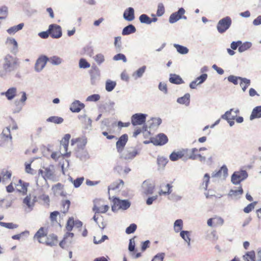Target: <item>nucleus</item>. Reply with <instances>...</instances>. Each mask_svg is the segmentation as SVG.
<instances>
[{"label":"nucleus","instance_id":"c756f323","mask_svg":"<svg viewBox=\"0 0 261 261\" xmlns=\"http://www.w3.org/2000/svg\"><path fill=\"white\" fill-rule=\"evenodd\" d=\"M183 227V221L181 219H177L174 223V230L177 233L181 231Z\"/></svg>","mask_w":261,"mask_h":261},{"label":"nucleus","instance_id":"2eb2a0df","mask_svg":"<svg viewBox=\"0 0 261 261\" xmlns=\"http://www.w3.org/2000/svg\"><path fill=\"white\" fill-rule=\"evenodd\" d=\"M154 184L149 180H145L142 185V192L146 195L152 194L154 189Z\"/></svg>","mask_w":261,"mask_h":261},{"label":"nucleus","instance_id":"c85d7f7f","mask_svg":"<svg viewBox=\"0 0 261 261\" xmlns=\"http://www.w3.org/2000/svg\"><path fill=\"white\" fill-rule=\"evenodd\" d=\"M24 27L23 23H20L17 25L12 27L8 29L7 31L9 34H13L22 29Z\"/></svg>","mask_w":261,"mask_h":261},{"label":"nucleus","instance_id":"9b49d317","mask_svg":"<svg viewBox=\"0 0 261 261\" xmlns=\"http://www.w3.org/2000/svg\"><path fill=\"white\" fill-rule=\"evenodd\" d=\"M48 32L53 38L58 39L62 35L61 27L57 24H50L48 27Z\"/></svg>","mask_w":261,"mask_h":261},{"label":"nucleus","instance_id":"5701e85b","mask_svg":"<svg viewBox=\"0 0 261 261\" xmlns=\"http://www.w3.org/2000/svg\"><path fill=\"white\" fill-rule=\"evenodd\" d=\"M169 82L172 84H181L184 83L181 77L176 74L171 73L169 79Z\"/></svg>","mask_w":261,"mask_h":261},{"label":"nucleus","instance_id":"393cba45","mask_svg":"<svg viewBox=\"0 0 261 261\" xmlns=\"http://www.w3.org/2000/svg\"><path fill=\"white\" fill-rule=\"evenodd\" d=\"M136 31L135 27L130 24L126 27H124L122 31V35H128L132 33H134Z\"/></svg>","mask_w":261,"mask_h":261},{"label":"nucleus","instance_id":"72a5a7b5","mask_svg":"<svg viewBox=\"0 0 261 261\" xmlns=\"http://www.w3.org/2000/svg\"><path fill=\"white\" fill-rule=\"evenodd\" d=\"M251 46L252 43L250 42H245L243 43L241 42V44L239 47L238 51L239 53H243L249 49Z\"/></svg>","mask_w":261,"mask_h":261},{"label":"nucleus","instance_id":"9d476101","mask_svg":"<svg viewBox=\"0 0 261 261\" xmlns=\"http://www.w3.org/2000/svg\"><path fill=\"white\" fill-rule=\"evenodd\" d=\"M147 114L143 113H136L131 117V122L133 125H142L146 121Z\"/></svg>","mask_w":261,"mask_h":261},{"label":"nucleus","instance_id":"bb28decb","mask_svg":"<svg viewBox=\"0 0 261 261\" xmlns=\"http://www.w3.org/2000/svg\"><path fill=\"white\" fill-rule=\"evenodd\" d=\"M28 185L29 184L23 181L21 179H19L18 180V183L16 184V187L18 188L17 190L18 191L23 193H25L27 191V187Z\"/></svg>","mask_w":261,"mask_h":261},{"label":"nucleus","instance_id":"5fc2aeb1","mask_svg":"<svg viewBox=\"0 0 261 261\" xmlns=\"http://www.w3.org/2000/svg\"><path fill=\"white\" fill-rule=\"evenodd\" d=\"M137 225L135 223L131 224L128 227L126 228L125 232L127 234H130L134 233L137 229Z\"/></svg>","mask_w":261,"mask_h":261},{"label":"nucleus","instance_id":"774afa93","mask_svg":"<svg viewBox=\"0 0 261 261\" xmlns=\"http://www.w3.org/2000/svg\"><path fill=\"white\" fill-rule=\"evenodd\" d=\"M7 42H8L9 44H13L14 46L13 49H17L18 48V44L16 41V40L13 38H7Z\"/></svg>","mask_w":261,"mask_h":261},{"label":"nucleus","instance_id":"6e6d98bb","mask_svg":"<svg viewBox=\"0 0 261 261\" xmlns=\"http://www.w3.org/2000/svg\"><path fill=\"white\" fill-rule=\"evenodd\" d=\"M158 164L159 166L164 167L168 163V159L164 157H159L157 160Z\"/></svg>","mask_w":261,"mask_h":261},{"label":"nucleus","instance_id":"8fccbe9b","mask_svg":"<svg viewBox=\"0 0 261 261\" xmlns=\"http://www.w3.org/2000/svg\"><path fill=\"white\" fill-rule=\"evenodd\" d=\"M94 59L98 65H100L105 61V57L102 54H97L94 57Z\"/></svg>","mask_w":261,"mask_h":261},{"label":"nucleus","instance_id":"1a4fd4ad","mask_svg":"<svg viewBox=\"0 0 261 261\" xmlns=\"http://www.w3.org/2000/svg\"><path fill=\"white\" fill-rule=\"evenodd\" d=\"M185 13V10L183 8H180L178 10L172 13L169 19L170 23H174L180 19H187V17L183 15Z\"/></svg>","mask_w":261,"mask_h":261},{"label":"nucleus","instance_id":"2f4dec72","mask_svg":"<svg viewBox=\"0 0 261 261\" xmlns=\"http://www.w3.org/2000/svg\"><path fill=\"white\" fill-rule=\"evenodd\" d=\"M173 46L177 51L181 55L187 54L189 52V49L187 47L177 44H174Z\"/></svg>","mask_w":261,"mask_h":261},{"label":"nucleus","instance_id":"0eeeda50","mask_svg":"<svg viewBox=\"0 0 261 261\" xmlns=\"http://www.w3.org/2000/svg\"><path fill=\"white\" fill-rule=\"evenodd\" d=\"M12 140V137L11 135L10 128L7 127L3 130L2 133L0 134V146H5L7 142H11Z\"/></svg>","mask_w":261,"mask_h":261},{"label":"nucleus","instance_id":"79ce46f5","mask_svg":"<svg viewBox=\"0 0 261 261\" xmlns=\"http://www.w3.org/2000/svg\"><path fill=\"white\" fill-rule=\"evenodd\" d=\"M0 226L8 229H15L18 225L13 223H6L0 221Z\"/></svg>","mask_w":261,"mask_h":261},{"label":"nucleus","instance_id":"13d9d810","mask_svg":"<svg viewBox=\"0 0 261 261\" xmlns=\"http://www.w3.org/2000/svg\"><path fill=\"white\" fill-rule=\"evenodd\" d=\"M74 220L73 218H69L68 220L67 221V224H66V229L68 231H70L72 230L74 225Z\"/></svg>","mask_w":261,"mask_h":261},{"label":"nucleus","instance_id":"052dcab7","mask_svg":"<svg viewBox=\"0 0 261 261\" xmlns=\"http://www.w3.org/2000/svg\"><path fill=\"white\" fill-rule=\"evenodd\" d=\"M84 180V177H79V178H77L76 179H75L73 181L74 187L76 188H79L82 185Z\"/></svg>","mask_w":261,"mask_h":261},{"label":"nucleus","instance_id":"f03ea898","mask_svg":"<svg viewBox=\"0 0 261 261\" xmlns=\"http://www.w3.org/2000/svg\"><path fill=\"white\" fill-rule=\"evenodd\" d=\"M140 150L136 147H127L120 154V158L125 160L130 161L140 154Z\"/></svg>","mask_w":261,"mask_h":261},{"label":"nucleus","instance_id":"39448f33","mask_svg":"<svg viewBox=\"0 0 261 261\" xmlns=\"http://www.w3.org/2000/svg\"><path fill=\"white\" fill-rule=\"evenodd\" d=\"M232 20L230 17L226 16L221 19L217 25V29L219 33L225 32L231 26Z\"/></svg>","mask_w":261,"mask_h":261},{"label":"nucleus","instance_id":"4d7b16f0","mask_svg":"<svg viewBox=\"0 0 261 261\" xmlns=\"http://www.w3.org/2000/svg\"><path fill=\"white\" fill-rule=\"evenodd\" d=\"M257 202L254 201L250 204H249L247 206H246L243 211L245 213H250L253 209H254L255 205L256 204Z\"/></svg>","mask_w":261,"mask_h":261},{"label":"nucleus","instance_id":"20e7f679","mask_svg":"<svg viewBox=\"0 0 261 261\" xmlns=\"http://www.w3.org/2000/svg\"><path fill=\"white\" fill-rule=\"evenodd\" d=\"M248 173L246 170H241L235 171L231 176V181L234 185L240 184L248 177Z\"/></svg>","mask_w":261,"mask_h":261},{"label":"nucleus","instance_id":"e433bc0d","mask_svg":"<svg viewBox=\"0 0 261 261\" xmlns=\"http://www.w3.org/2000/svg\"><path fill=\"white\" fill-rule=\"evenodd\" d=\"M255 254L254 251L247 252L243 256V258L245 261H255Z\"/></svg>","mask_w":261,"mask_h":261},{"label":"nucleus","instance_id":"a18cd8bd","mask_svg":"<svg viewBox=\"0 0 261 261\" xmlns=\"http://www.w3.org/2000/svg\"><path fill=\"white\" fill-rule=\"evenodd\" d=\"M207 74L206 73H203L199 76L197 77L195 80L197 82V85H201L203 84L207 79Z\"/></svg>","mask_w":261,"mask_h":261},{"label":"nucleus","instance_id":"cd10ccee","mask_svg":"<svg viewBox=\"0 0 261 261\" xmlns=\"http://www.w3.org/2000/svg\"><path fill=\"white\" fill-rule=\"evenodd\" d=\"M146 69V66H143L139 68L137 70H136L133 73V77L135 80L143 76L144 73L145 72Z\"/></svg>","mask_w":261,"mask_h":261},{"label":"nucleus","instance_id":"b1692460","mask_svg":"<svg viewBox=\"0 0 261 261\" xmlns=\"http://www.w3.org/2000/svg\"><path fill=\"white\" fill-rule=\"evenodd\" d=\"M261 118V106L254 108L250 116V120H253L256 118Z\"/></svg>","mask_w":261,"mask_h":261},{"label":"nucleus","instance_id":"ddd939ff","mask_svg":"<svg viewBox=\"0 0 261 261\" xmlns=\"http://www.w3.org/2000/svg\"><path fill=\"white\" fill-rule=\"evenodd\" d=\"M168 140L167 136L161 133L155 137L151 138L150 139V142L155 145H163L167 143Z\"/></svg>","mask_w":261,"mask_h":261},{"label":"nucleus","instance_id":"49530a36","mask_svg":"<svg viewBox=\"0 0 261 261\" xmlns=\"http://www.w3.org/2000/svg\"><path fill=\"white\" fill-rule=\"evenodd\" d=\"M81 142V144H78L77 146H78V147H79V148H84V147L86 145V143H87V140H86V139H80V138H79V139H76V140H73V139H72V140H71V144H72V145H73V144H74V143L75 142Z\"/></svg>","mask_w":261,"mask_h":261},{"label":"nucleus","instance_id":"473e14b6","mask_svg":"<svg viewBox=\"0 0 261 261\" xmlns=\"http://www.w3.org/2000/svg\"><path fill=\"white\" fill-rule=\"evenodd\" d=\"M210 175L208 173H205L203 176V182L200 186L201 189L206 190L208 184L210 181Z\"/></svg>","mask_w":261,"mask_h":261},{"label":"nucleus","instance_id":"a19ab883","mask_svg":"<svg viewBox=\"0 0 261 261\" xmlns=\"http://www.w3.org/2000/svg\"><path fill=\"white\" fill-rule=\"evenodd\" d=\"M197 151H198V150L196 148H193L191 150L188 149V151L187 153H188L189 155V159L192 160H197V154H196V152Z\"/></svg>","mask_w":261,"mask_h":261},{"label":"nucleus","instance_id":"37998d69","mask_svg":"<svg viewBox=\"0 0 261 261\" xmlns=\"http://www.w3.org/2000/svg\"><path fill=\"white\" fill-rule=\"evenodd\" d=\"M139 20L142 23L151 24L150 18L145 14H142L139 16Z\"/></svg>","mask_w":261,"mask_h":261},{"label":"nucleus","instance_id":"58836bf2","mask_svg":"<svg viewBox=\"0 0 261 261\" xmlns=\"http://www.w3.org/2000/svg\"><path fill=\"white\" fill-rule=\"evenodd\" d=\"M46 120L47 122H53L56 124H61L63 122L64 119L60 117L51 116L48 118Z\"/></svg>","mask_w":261,"mask_h":261},{"label":"nucleus","instance_id":"7ed1b4c3","mask_svg":"<svg viewBox=\"0 0 261 261\" xmlns=\"http://www.w3.org/2000/svg\"><path fill=\"white\" fill-rule=\"evenodd\" d=\"M113 204L112 205V210L115 212L120 209L126 210L130 206V203L128 200H120L115 197L113 199Z\"/></svg>","mask_w":261,"mask_h":261},{"label":"nucleus","instance_id":"a211bd4d","mask_svg":"<svg viewBox=\"0 0 261 261\" xmlns=\"http://www.w3.org/2000/svg\"><path fill=\"white\" fill-rule=\"evenodd\" d=\"M188 151V149H183L177 152H172L169 156V158L172 161H176L179 159L182 158L184 155Z\"/></svg>","mask_w":261,"mask_h":261},{"label":"nucleus","instance_id":"f704fd0d","mask_svg":"<svg viewBox=\"0 0 261 261\" xmlns=\"http://www.w3.org/2000/svg\"><path fill=\"white\" fill-rule=\"evenodd\" d=\"M180 236L188 243V246L190 245L191 239L190 238V232L187 230H181L180 232Z\"/></svg>","mask_w":261,"mask_h":261},{"label":"nucleus","instance_id":"864d4df0","mask_svg":"<svg viewBox=\"0 0 261 261\" xmlns=\"http://www.w3.org/2000/svg\"><path fill=\"white\" fill-rule=\"evenodd\" d=\"M113 59L114 61L122 60L123 62L126 63L127 59L125 56L122 54H118L113 57Z\"/></svg>","mask_w":261,"mask_h":261},{"label":"nucleus","instance_id":"f8f14e48","mask_svg":"<svg viewBox=\"0 0 261 261\" xmlns=\"http://www.w3.org/2000/svg\"><path fill=\"white\" fill-rule=\"evenodd\" d=\"M90 81L92 85H95L96 82L100 79V73L99 69L96 66H92L89 71Z\"/></svg>","mask_w":261,"mask_h":261},{"label":"nucleus","instance_id":"a878e982","mask_svg":"<svg viewBox=\"0 0 261 261\" xmlns=\"http://www.w3.org/2000/svg\"><path fill=\"white\" fill-rule=\"evenodd\" d=\"M190 95L189 93H186L184 96L179 97L177 99V102L179 104L189 106L190 103Z\"/></svg>","mask_w":261,"mask_h":261},{"label":"nucleus","instance_id":"09e8293b","mask_svg":"<svg viewBox=\"0 0 261 261\" xmlns=\"http://www.w3.org/2000/svg\"><path fill=\"white\" fill-rule=\"evenodd\" d=\"M165 13V8L162 3H159L158 5L156 15L159 17L162 16Z\"/></svg>","mask_w":261,"mask_h":261},{"label":"nucleus","instance_id":"6ab92c4d","mask_svg":"<svg viewBox=\"0 0 261 261\" xmlns=\"http://www.w3.org/2000/svg\"><path fill=\"white\" fill-rule=\"evenodd\" d=\"M123 18L128 21L135 19V11L133 8L129 7L125 10L123 14Z\"/></svg>","mask_w":261,"mask_h":261},{"label":"nucleus","instance_id":"c03bdc74","mask_svg":"<svg viewBox=\"0 0 261 261\" xmlns=\"http://www.w3.org/2000/svg\"><path fill=\"white\" fill-rule=\"evenodd\" d=\"M46 236V233L45 232L44 229L43 227H41L35 233L34 238V239H42L43 237Z\"/></svg>","mask_w":261,"mask_h":261},{"label":"nucleus","instance_id":"4be33fe9","mask_svg":"<svg viewBox=\"0 0 261 261\" xmlns=\"http://www.w3.org/2000/svg\"><path fill=\"white\" fill-rule=\"evenodd\" d=\"M57 236L54 234H51L46 236V245L49 246H54L57 245L58 240Z\"/></svg>","mask_w":261,"mask_h":261},{"label":"nucleus","instance_id":"0e129e2a","mask_svg":"<svg viewBox=\"0 0 261 261\" xmlns=\"http://www.w3.org/2000/svg\"><path fill=\"white\" fill-rule=\"evenodd\" d=\"M135 250V242L134 238H132L129 240L128 245V250L130 252H133Z\"/></svg>","mask_w":261,"mask_h":261},{"label":"nucleus","instance_id":"dca6fc26","mask_svg":"<svg viewBox=\"0 0 261 261\" xmlns=\"http://www.w3.org/2000/svg\"><path fill=\"white\" fill-rule=\"evenodd\" d=\"M128 136L127 134L122 135L116 142V149L117 152L121 153L127 142Z\"/></svg>","mask_w":261,"mask_h":261},{"label":"nucleus","instance_id":"f3484780","mask_svg":"<svg viewBox=\"0 0 261 261\" xmlns=\"http://www.w3.org/2000/svg\"><path fill=\"white\" fill-rule=\"evenodd\" d=\"M85 104L79 100L73 101L70 106V110L73 113H79L85 108Z\"/></svg>","mask_w":261,"mask_h":261},{"label":"nucleus","instance_id":"c9c22d12","mask_svg":"<svg viewBox=\"0 0 261 261\" xmlns=\"http://www.w3.org/2000/svg\"><path fill=\"white\" fill-rule=\"evenodd\" d=\"M251 81L249 79L245 77L241 79L240 86L242 87V90L245 92L247 87L250 85Z\"/></svg>","mask_w":261,"mask_h":261},{"label":"nucleus","instance_id":"de8ad7c7","mask_svg":"<svg viewBox=\"0 0 261 261\" xmlns=\"http://www.w3.org/2000/svg\"><path fill=\"white\" fill-rule=\"evenodd\" d=\"M79 67L81 68H88L90 67V64L85 59L82 58L79 61Z\"/></svg>","mask_w":261,"mask_h":261},{"label":"nucleus","instance_id":"bf43d9fd","mask_svg":"<svg viewBox=\"0 0 261 261\" xmlns=\"http://www.w3.org/2000/svg\"><path fill=\"white\" fill-rule=\"evenodd\" d=\"M100 98V96L99 94H94L87 97L86 100L87 101H94L96 102L98 101Z\"/></svg>","mask_w":261,"mask_h":261},{"label":"nucleus","instance_id":"3c124183","mask_svg":"<svg viewBox=\"0 0 261 261\" xmlns=\"http://www.w3.org/2000/svg\"><path fill=\"white\" fill-rule=\"evenodd\" d=\"M31 197L30 195L27 196L23 200V203L27 205L29 208L32 209L34 203L31 202Z\"/></svg>","mask_w":261,"mask_h":261},{"label":"nucleus","instance_id":"423d86ee","mask_svg":"<svg viewBox=\"0 0 261 261\" xmlns=\"http://www.w3.org/2000/svg\"><path fill=\"white\" fill-rule=\"evenodd\" d=\"M70 137V134H67L60 141V151L61 154L63 157H69L70 155L71 152H67Z\"/></svg>","mask_w":261,"mask_h":261},{"label":"nucleus","instance_id":"7c9ffc66","mask_svg":"<svg viewBox=\"0 0 261 261\" xmlns=\"http://www.w3.org/2000/svg\"><path fill=\"white\" fill-rule=\"evenodd\" d=\"M48 61L53 65H59L62 63L63 60L58 56H54L48 58Z\"/></svg>","mask_w":261,"mask_h":261},{"label":"nucleus","instance_id":"680f3d73","mask_svg":"<svg viewBox=\"0 0 261 261\" xmlns=\"http://www.w3.org/2000/svg\"><path fill=\"white\" fill-rule=\"evenodd\" d=\"M70 204V201L69 200H66L62 202V205L63 206V213H66L69 210Z\"/></svg>","mask_w":261,"mask_h":261},{"label":"nucleus","instance_id":"338daca9","mask_svg":"<svg viewBox=\"0 0 261 261\" xmlns=\"http://www.w3.org/2000/svg\"><path fill=\"white\" fill-rule=\"evenodd\" d=\"M119 181V184H118V183L115 184L114 183V184L111 185V186H110L109 187V190H110V189H111V190H114L119 189L120 185H123L124 184V182L122 180L120 179Z\"/></svg>","mask_w":261,"mask_h":261},{"label":"nucleus","instance_id":"e2e57ef3","mask_svg":"<svg viewBox=\"0 0 261 261\" xmlns=\"http://www.w3.org/2000/svg\"><path fill=\"white\" fill-rule=\"evenodd\" d=\"M165 257V254L164 253H160L156 254L151 261H163Z\"/></svg>","mask_w":261,"mask_h":261},{"label":"nucleus","instance_id":"603ef678","mask_svg":"<svg viewBox=\"0 0 261 261\" xmlns=\"http://www.w3.org/2000/svg\"><path fill=\"white\" fill-rule=\"evenodd\" d=\"M243 78V77L240 76H236L231 75L227 77V80L229 82L232 83L234 85H237L238 84V80L241 81V79Z\"/></svg>","mask_w":261,"mask_h":261},{"label":"nucleus","instance_id":"ea45409f","mask_svg":"<svg viewBox=\"0 0 261 261\" xmlns=\"http://www.w3.org/2000/svg\"><path fill=\"white\" fill-rule=\"evenodd\" d=\"M12 203L11 200L2 199L0 200V207L2 208H8L11 206Z\"/></svg>","mask_w":261,"mask_h":261},{"label":"nucleus","instance_id":"412c9836","mask_svg":"<svg viewBox=\"0 0 261 261\" xmlns=\"http://www.w3.org/2000/svg\"><path fill=\"white\" fill-rule=\"evenodd\" d=\"M16 88L15 87H12L8 89L7 91L5 92H2L1 95H5L7 99L9 100L13 99L16 94Z\"/></svg>","mask_w":261,"mask_h":261},{"label":"nucleus","instance_id":"4c0bfd02","mask_svg":"<svg viewBox=\"0 0 261 261\" xmlns=\"http://www.w3.org/2000/svg\"><path fill=\"white\" fill-rule=\"evenodd\" d=\"M116 86V82L108 80L106 82V90L108 92H111L115 88Z\"/></svg>","mask_w":261,"mask_h":261},{"label":"nucleus","instance_id":"69168bd1","mask_svg":"<svg viewBox=\"0 0 261 261\" xmlns=\"http://www.w3.org/2000/svg\"><path fill=\"white\" fill-rule=\"evenodd\" d=\"M32 162V161L30 163L25 164V170L27 173L33 175L34 174V170L31 167Z\"/></svg>","mask_w":261,"mask_h":261},{"label":"nucleus","instance_id":"f257e3e1","mask_svg":"<svg viewBox=\"0 0 261 261\" xmlns=\"http://www.w3.org/2000/svg\"><path fill=\"white\" fill-rule=\"evenodd\" d=\"M18 66V59L10 54H7L3 59L2 70H0V76L4 77L7 74L14 72Z\"/></svg>","mask_w":261,"mask_h":261},{"label":"nucleus","instance_id":"6e6552de","mask_svg":"<svg viewBox=\"0 0 261 261\" xmlns=\"http://www.w3.org/2000/svg\"><path fill=\"white\" fill-rule=\"evenodd\" d=\"M43 169L44 170L42 169L39 170V174L41 175L45 181H46L47 179H53L55 172L54 166L53 165H49L48 167H43Z\"/></svg>","mask_w":261,"mask_h":261},{"label":"nucleus","instance_id":"aec40b11","mask_svg":"<svg viewBox=\"0 0 261 261\" xmlns=\"http://www.w3.org/2000/svg\"><path fill=\"white\" fill-rule=\"evenodd\" d=\"M243 189L242 187H240L238 190L231 189L228 196L231 197L232 199L237 200L241 197V196L243 194Z\"/></svg>","mask_w":261,"mask_h":261},{"label":"nucleus","instance_id":"4468645a","mask_svg":"<svg viewBox=\"0 0 261 261\" xmlns=\"http://www.w3.org/2000/svg\"><path fill=\"white\" fill-rule=\"evenodd\" d=\"M48 58L45 55L40 56L37 60L35 65V69L37 72L41 71L45 66Z\"/></svg>","mask_w":261,"mask_h":261}]
</instances>
